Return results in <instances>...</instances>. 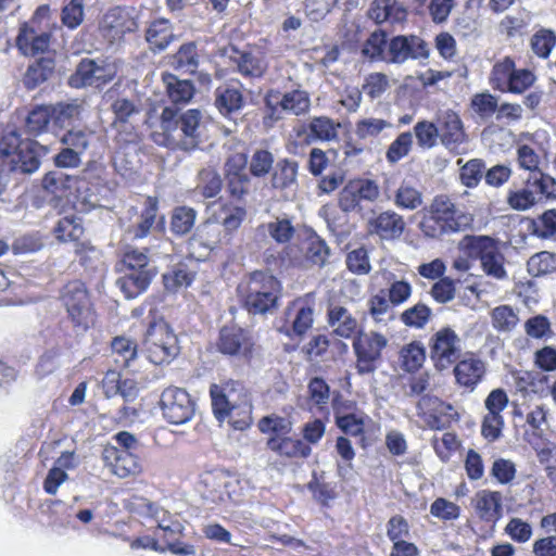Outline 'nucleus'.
Masks as SVG:
<instances>
[{"label":"nucleus","mask_w":556,"mask_h":556,"mask_svg":"<svg viewBox=\"0 0 556 556\" xmlns=\"http://www.w3.org/2000/svg\"><path fill=\"white\" fill-rule=\"evenodd\" d=\"M472 215L458 208L444 194L437 195L427 214L419 223V228L428 238H440L443 235L462 232L471 228Z\"/></svg>","instance_id":"nucleus-1"},{"label":"nucleus","mask_w":556,"mask_h":556,"mask_svg":"<svg viewBox=\"0 0 556 556\" xmlns=\"http://www.w3.org/2000/svg\"><path fill=\"white\" fill-rule=\"evenodd\" d=\"M161 129L172 146L193 150L201 142L204 130L202 113L194 109L179 113L177 109L166 106L161 114Z\"/></svg>","instance_id":"nucleus-2"},{"label":"nucleus","mask_w":556,"mask_h":556,"mask_svg":"<svg viewBox=\"0 0 556 556\" xmlns=\"http://www.w3.org/2000/svg\"><path fill=\"white\" fill-rule=\"evenodd\" d=\"M238 291L249 313L265 314L277 307L282 286L275 276L255 270L238 286Z\"/></svg>","instance_id":"nucleus-3"},{"label":"nucleus","mask_w":556,"mask_h":556,"mask_svg":"<svg viewBox=\"0 0 556 556\" xmlns=\"http://www.w3.org/2000/svg\"><path fill=\"white\" fill-rule=\"evenodd\" d=\"M142 351L155 365L168 364L179 354L177 336L165 320L150 323L142 341Z\"/></svg>","instance_id":"nucleus-4"},{"label":"nucleus","mask_w":556,"mask_h":556,"mask_svg":"<svg viewBox=\"0 0 556 556\" xmlns=\"http://www.w3.org/2000/svg\"><path fill=\"white\" fill-rule=\"evenodd\" d=\"M160 407L164 419L173 425H184L192 419L195 403L190 394L181 388H166L160 397Z\"/></svg>","instance_id":"nucleus-5"},{"label":"nucleus","mask_w":556,"mask_h":556,"mask_svg":"<svg viewBox=\"0 0 556 556\" xmlns=\"http://www.w3.org/2000/svg\"><path fill=\"white\" fill-rule=\"evenodd\" d=\"M388 339L381 333L371 331L359 333L353 341L357 363L356 369L359 375L374 374L381 359V352L387 346Z\"/></svg>","instance_id":"nucleus-6"},{"label":"nucleus","mask_w":556,"mask_h":556,"mask_svg":"<svg viewBox=\"0 0 556 556\" xmlns=\"http://www.w3.org/2000/svg\"><path fill=\"white\" fill-rule=\"evenodd\" d=\"M248 155L231 154L224 165L226 190L232 199L241 201L250 193L252 176L247 173Z\"/></svg>","instance_id":"nucleus-7"},{"label":"nucleus","mask_w":556,"mask_h":556,"mask_svg":"<svg viewBox=\"0 0 556 556\" xmlns=\"http://www.w3.org/2000/svg\"><path fill=\"white\" fill-rule=\"evenodd\" d=\"M235 391L232 384L227 383L225 387H219L217 384H212L210 389V394L212 397V408L215 417L218 420H224L226 417H229V422L237 430H243L251 424V412L248 407L243 410V416L239 419H236L233 416V412L236 409V405L232 403L231 393Z\"/></svg>","instance_id":"nucleus-8"},{"label":"nucleus","mask_w":556,"mask_h":556,"mask_svg":"<svg viewBox=\"0 0 556 556\" xmlns=\"http://www.w3.org/2000/svg\"><path fill=\"white\" fill-rule=\"evenodd\" d=\"M115 76V70L104 61L83 59L75 73L70 78V84L75 87L99 88L110 83Z\"/></svg>","instance_id":"nucleus-9"},{"label":"nucleus","mask_w":556,"mask_h":556,"mask_svg":"<svg viewBox=\"0 0 556 556\" xmlns=\"http://www.w3.org/2000/svg\"><path fill=\"white\" fill-rule=\"evenodd\" d=\"M62 299L73 323L87 328L92 321V313L84 283L77 280L67 283L64 287Z\"/></svg>","instance_id":"nucleus-10"},{"label":"nucleus","mask_w":556,"mask_h":556,"mask_svg":"<svg viewBox=\"0 0 556 556\" xmlns=\"http://www.w3.org/2000/svg\"><path fill=\"white\" fill-rule=\"evenodd\" d=\"M459 338L451 328H442L433 334L430 356L440 370L447 368L458 357Z\"/></svg>","instance_id":"nucleus-11"},{"label":"nucleus","mask_w":556,"mask_h":556,"mask_svg":"<svg viewBox=\"0 0 556 556\" xmlns=\"http://www.w3.org/2000/svg\"><path fill=\"white\" fill-rule=\"evenodd\" d=\"M428 45L417 36H395L388 43L383 61L404 63L408 59L427 58Z\"/></svg>","instance_id":"nucleus-12"},{"label":"nucleus","mask_w":556,"mask_h":556,"mask_svg":"<svg viewBox=\"0 0 556 556\" xmlns=\"http://www.w3.org/2000/svg\"><path fill=\"white\" fill-rule=\"evenodd\" d=\"M265 103L270 110L271 116L276 114L278 108L293 115H301L306 113L311 106L308 93L299 89L283 94L279 91L270 90L265 97Z\"/></svg>","instance_id":"nucleus-13"},{"label":"nucleus","mask_w":556,"mask_h":556,"mask_svg":"<svg viewBox=\"0 0 556 556\" xmlns=\"http://www.w3.org/2000/svg\"><path fill=\"white\" fill-rule=\"evenodd\" d=\"M471 247L479 254L484 271L494 278L502 279L506 276L503 262L504 256L498 251L495 241L490 237H473Z\"/></svg>","instance_id":"nucleus-14"},{"label":"nucleus","mask_w":556,"mask_h":556,"mask_svg":"<svg viewBox=\"0 0 556 556\" xmlns=\"http://www.w3.org/2000/svg\"><path fill=\"white\" fill-rule=\"evenodd\" d=\"M219 242L218 225L205 220L200 224L194 233L188 240V250L192 257L198 261L206 258Z\"/></svg>","instance_id":"nucleus-15"},{"label":"nucleus","mask_w":556,"mask_h":556,"mask_svg":"<svg viewBox=\"0 0 556 556\" xmlns=\"http://www.w3.org/2000/svg\"><path fill=\"white\" fill-rule=\"evenodd\" d=\"M440 130L441 142L453 152H458V148L467 140L464 126L457 113L447 110L441 112L437 119Z\"/></svg>","instance_id":"nucleus-16"},{"label":"nucleus","mask_w":556,"mask_h":556,"mask_svg":"<svg viewBox=\"0 0 556 556\" xmlns=\"http://www.w3.org/2000/svg\"><path fill=\"white\" fill-rule=\"evenodd\" d=\"M201 496L206 504L223 505L233 501L231 488L233 483L223 473L207 472L201 480Z\"/></svg>","instance_id":"nucleus-17"},{"label":"nucleus","mask_w":556,"mask_h":556,"mask_svg":"<svg viewBox=\"0 0 556 556\" xmlns=\"http://www.w3.org/2000/svg\"><path fill=\"white\" fill-rule=\"evenodd\" d=\"M217 345L219 352L225 355L248 357L251 354L253 342L243 329L226 326L219 332Z\"/></svg>","instance_id":"nucleus-18"},{"label":"nucleus","mask_w":556,"mask_h":556,"mask_svg":"<svg viewBox=\"0 0 556 556\" xmlns=\"http://www.w3.org/2000/svg\"><path fill=\"white\" fill-rule=\"evenodd\" d=\"M102 459L112 473L119 478H126L140 472L141 466L136 455L129 451H119L115 446H105Z\"/></svg>","instance_id":"nucleus-19"},{"label":"nucleus","mask_w":556,"mask_h":556,"mask_svg":"<svg viewBox=\"0 0 556 556\" xmlns=\"http://www.w3.org/2000/svg\"><path fill=\"white\" fill-rule=\"evenodd\" d=\"M502 500L497 491L480 490L471 498V506L480 520L494 526L503 516Z\"/></svg>","instance_id":"nucleus-20"},{"label":"nucleus","mask_w":556,"mask_h":556,"mask_svg":"<svg viewBox=\"0 0 556 556\" xmlns=\"http://www.w3.org/2000/svg\"><path fill=\"white\" fill-rule=\"evenodd\" d=\"M230 65L245 77H262L267 70L263 58L251 51L239 50L231 46L227 51Z\"/></svg>","instance_id":"nucleus-21"},{"label":"nucleus","mask_w":556,"mask_h":556,"mask_svg":"<svg viewBox=\"0 0 556 556\" xmlns=\"http://www.w3.org/2000/svg\"><path fill=\"white\" fill-rule=\"evenodd\" d=\"M405 229V222L393 211H386L368 220V231L382 240H396Z\"/></svg>","instance_id":"nucleus-22"},{"label":"nucleus","mask_w":556,"mask_h":556,"mask_svg":"<svg viewBox=\"0 0 556 556\" xmlns=\"http://www.w3.org/2000/svg\"><path fill=\"white\" fill-rule=\"evenodd\" d=\"M485 371V363L472 354L459 361L454 367L457 383L471 391L481 382Z\"/></svg>","instance_id":"nucleus-23"},{"label":"nucleus","mask_w":556,"mask_h":556,"mask_svg":"<svg viewBox=\"0 0 556 556\" xmlns=\"http://www.w3.org/2000/svg\"><path fill=\"white\" fill-rule=\"evenodd\" d=\"M123 275L116 280V286L126 299H135L143 293L156 275V269L141 271L119 270Z\"/></svg>","instance_id":"nucleus-24"},{"label":"nucleus","mask_w":556,"mask_h":556,"mask_svg":"<svg viewBox=\"0 0 556 556\" xmlns=\"http://www.w3.org/2000/svg\"><path fill=\"white\" fill-rule=\"evenodd\" d=\"M40 151L46 152V148L37 141L25 142L12 156V169L23 174H33L40 166Z\"/></svg>","instance_id":"nucleus-25"},{"label":"nucleus","mask_w":556,"mask_h":556,"mask_svg":"<svg viewBox=\"0 0 556 556\" xmlns=\"http://www.w3.org/2000/svg\"><path fill=\"white\" fill-rule=\"evenodd\" d=\"M79 179L76 176L64 174L60 170H51L47 173L42 179V188L58 198H64L72 194Z\"/></svg>","instance_id":"nucleus-26"},{"label":"nucleus","mask_w":556,"mask_h":556,"mask_svg":"<svg viewBox=\"0 0 556 556\" xmlns=\"http://www.w3.org/2000/svg\"><path fill=\"white\" fill-rule=\"evenodd\" d=\"M299 164L290 159H280L274 164L270 175L273 189L285 190L296 182Z\"/></svg>","instance_id":"nucleus-27"},{"label":"nucleus","mask_w":556,"mask_h":556,"mask_svg":"<svg viewBox=\"0 0 556 556\" xmlns=\"http://www.w3.org/2000/svg\"><path fill=\"white\" fill-rule=\"evenodd\" d=\"M328 323L333 332L342 338L352 337L358 326L356 318L341 305H331L328 308Z\"/></svg>","instance_id":"nucleus-28"},{"label":"nucleus","mask_w":556,"mask_h":556,"mask_svg":"<svg viewBox=\"0 0 556 556\" xmlns=\"http://www.w3.org/2000/svg\"><path fill=\"white\" fill-rule=\"evenodd\" d=\"M267 446L279 455L289 458H306L312 453V448L302 440L289 437L271 438L267 441Z\"/></svg>","instance_id":"nucleus-29"},{"label":"nucleus","mask_w":556,"mask_h":556,"mask_svg":"<svg viewBox=\"0 0 556 556\" xmlns=\"http://www.w3.org/2000/svg\"><path fill=\"white\" fill-rule=\"evenodd\" d=\"M50 37V34L46 31L37 34L33 28L24 26L16 38V42L24 53L37 54L48 50Z\"/></svg>","instance_id":"nucleus-30"},{"label":"nucleus","mask_w":556,"mask_h":556,"mask_svg":"<svg viewBox=\"0 0 556 556\" xmlns=\"http://www.w3.org/2000/svg\"><path fill=\"white\" fill-rule=\"evenodd\" d=\"M163 83L170 101L175 104L187 103L194 93V87L188 79H179L177 76L165 73L163 74Z\"/></svg>","instance_id":"nucleus-31"},{"label":"nucleus","mask_w":556,"mask_h":556,"mask_svg":"<svg viewBox=\"0 0 556 556\" xmlns=\"http://www.w3.org/2000/svg\"><path fill=\"white\" fill-rule=\"evenodd\" d=\"M51 118L55 126L60 128L74 127L75 122L80 119L83 108L76 101L74 102H59L50 105Z\"/></svg>","instance_id":"nucleus-32"},{"label":"nucleus","mask_w":556,"mask_h":556,"mask_svg":"<svg viewBox=\"0 0 556 556\" xmlns=\"http://www.w3.org/2000/svg\"><path fill=\"white\" fill-rule=\"evenodd\" d=\"M173 29L168 20L159 18L149 26L146 39L152 50H164L174 39Z\"/></svg>","instance_id":"nucleus-33"},{"label":"nucleus","mask_w":556,"mask_h":556,"mask_svg":"<svg viewBox=\"0 0 556 556\" xmlns=\"http://www.w3.org/2000/svg\"><path fill=\"white\" fill-rule=\"evenodd\" d=\"M275 156L271 151L264 148H256L248 156L249 173L253 178L263 179L274 169Z\"/></svg>","instance_id":"nucleus-34"},{"label":"nucleus","mask_w":556,"mask_h":556,"mask_svg":"<svg viewBox=\"0 0 556 556\" xmlns=\"http://www.w3.org/2000/svg\"><path fill=\"white\" fill-rule=\"evenodd\" d=\"M53 70L54 61L51 58H40L28 66L23 83L27 89H35L50 78Z\"/></svg>","instance_id":"nucleus-35"},{"label":"nucleus","mask_w":556,"mask_h":556,"mask_svg":"<svg viewBox=\"0 0 556 556\" xmlns=\"http://www.w3.org/2000/svg\"><path fill=\"white\" fill-rule=\"evenodd\" d=\"M215 104L223 115L239 111L243 105L240 90L230 87H220L215 92Z\"/></svg>","instance_id":"nucleus-36"},{"label":"nucleus","mask_w":556,"mask_h":556,"mask_svg":"<svg viewBox=\"0 0 556 556\" xmlns=\"http://www.w3.org/2000/svg\"><path fill=\"white\" fill-rule=\"evenodd\" d=\"M329 256L330 248L327 245L325 240L320 239L316 235L308 238L305 262L309 267H324L327 264Z\"/></svg>","instance_id":"nucleus-37"},{"label":"nucleus","mask_w":556,"mask_h":556,"mask_svg":"<svg viewBox=\"0 0 556 556\" xmlns=\"http://www.w3.org/2000/svg\"><path fill=\"white\" fill-rule=\"evenodd\" d=\"M50 121V105H36L26 117L25 131L30 136H38L47 130Z\"/></svg>","instance_id":"nucleus-38"},{"label":"nucleus","mask_w":556,"mask_h":556,"mask_svg":"<svg viewBox=\"0 0 556 556\" xmlns=\"http://www.w3.org/2000/svg\"><path fill=\"white\" fill-rule=\"evenodd\" d=\"M172 65L178 71L193 74L199 65L195 45L193 42L182 45L172 56Z\"/></svg>","instance_id":"nucleus-39"},{"label":"nucleus","mask_w":556,"mask_h":556,"mask_svg":"<svg viewBox=\"0 0 556 556\" xmlns=\"http://www.w3.org/2000/svg\"><path fill=\"white\" fill-rule=\"evenodd\" d=\"M197 189L205 198H214L222 190V178L212 167L203 168L198 174Z\"/></svg>","instance_id":"nucleus-40"},{"label":"nucleus","mask_w":556,"mask_h":556,"mask_svg":"<svg viewBox=\"0 0 556 556\" xmlns=\"http://www.w3.org/2000/svg\"><path fill=\"white\" fill-rule=\"evenodd\" d=\"M197 211L188 206H179L173 211L170 228L176 235L184 236L194 226Z\"/></svg>","instance_id":"nucleus-41"},{"label":"nucleus","mask_w":556,"mask_h":556,"mask_svg":"<svg viewBox=\"0 0 556 556\" xmlns=\"http://www.w3.org/2000/svg\"><path fill=\"white\" fill-rule=\"evenodd\" d=\"M111 109L115 115L114 124L132 123L141 113L140 104L127 98H117Z\"/></svg>","instance_id":"nucleus-42"},{"label":"nucleus","mask_w":556,"mask_h":556,"mask_svg":"<svg viewBox=\"0 0 556 556\" xmlns=\"http://www.w3.org/2000/svg\"><path fill=\"white\" fill-rule=\"evenodd\" d=\"M528 273L533 277L546 275L556 269V254L547 251L532 255L527 262Z\"/></svg>","instance_id":"nucleus-43"},{"label":"nucleus","mask_w":556,"mask_h":556,"mask_svg":"<svg viewBox=\"0 0 556 556\" xmlns=\"http://www.w3.org/2000/svg\"><path fill=\"white\" fill-rule=\"evenodd\" d=\"M400 354L402 367L408 372L416 371L425 361V349L419 342H413L402 348Z\"/></svg>","instance_id":"nucleus-44"},{"label":"nucleus","mask_w":556,"mask_h":556,"mask_svg":"<svg viewBox=\"0 0 556 556\" xmlns=\"http://www.w3.org/2000/svg\"><path fill=\"white\" fill-rule=\"evenodd\" d=\"M292 308H296L295 317L292 321V333L296 337H303L313 325L314 309L308 305L299 307V301L293 302L292 306L288 307V313Z\"/></svg>","instance_id":"nucleus-45"},{"label":"nucleus","mask_w":556,"mask_h":556,"mask_svg":"<svg viewBox=\"0 0 556 556\" xmlns=\"http://www.w3.org/2000/svg\"><path fill=\"white\" fill-rule=\"evenodd\" d=\"M493 327L503 332L511 331L518 324L519 318L508 305L495 307L491 314Z\"/></svg>","instance_id":"nucleus-46"},{"label":"nucleus","mask_w":556,"mask_h":556,"mask_svg":"<svg viewBox=\"0 0 556 556\" xmlns=\"http://www.w3.org/2000/svg\"><path fill=\"white\" fill-rule=\"evenodd\" d=\"M134 10H116L108 16L110 18L111 28L115 29L116 34L132 33L138 29L137 17L132 14Z\"/></svg>","instance_id":"nucleus-47"},{"label":"nucleus","mask_w":556,"mask_h":556,"mask_svg":"<svg viewBox=\"0 0 556 556\" xmlns=\"http://www.w3.org/2000/svg\"><path fill=\"white\" fill-rule=\"evenodd\" d=\"M90 137L91 132L73 127L62 135L60 142L65 148L78 151L83 155L89 147Z\"/></svg>","instance_id":"nucleus-48"},{"label":"nucleus","mask_w":556,"mask_h":556,"mask_svg":"<svg viewBox=\"0 0 556 556\" xmlns=\"http://www.w3.org/2000/svg\"><path fill=\"white\" fill-rule=\"evenodd\" d=\"M432 315L431 308L424 303H418L401 314L404 325L414 328H422Z\"/></svg>","instance_id":"nucleus-49"},{"label":"nucleus","mask_w":556,"mask_h":556,"mask_svg":"<svg viewBox=\"0 0 556 556\" xmlns=\"http://www.w3.org/2000/svg\"><path fill=\"white\" fill-rule=\"evenodd\" d=\"M119 270L130 271L156 269V267L150 263L146 253L138 250H130L125 252L119 263Z\"/></svg>","instance_id":"nucleus-50"},{"label":"nucleus","mask_w":556,"mask_h":556,"mask_svg":"<svg viewBox=\"0 0 556 556\" xmlns=\"http://www.w3.org/2000/svg\"><path fill=\"white\" fill-rule=\"evenodd\" d=\"M193 278L194 275L187 268H174L163 275V283L167 291L177 292L181 288H187Z\"/></svg>","instance_id":"nucleus-51"},{"label":"nucleus","mask_w":556,"mask_h":556,"mask_svg":"<svg viewBox=\"0 0 556 556\" xmlns=\"http://www.w3.org/2000/svg\"><path fill=\"white\" fill-rule=\"evenodd\" d=\"M422 203L421 192L406 182H402L395 193V204L407 210H415Z\"/></svg>","instance_id":"nucleus-52"},{"label":"nucleus","mask_w":556,"mask_h":556,"mask_svg":"<svg viewBox=\"0 0 556 556\" xmlns=\"http://www.w3.org/2000/svg\"><path fill=\"white\" fill-rule=\"evenodd\" d=\"M386 46H387L386 31L376 30L365 41L363 49H362V53L369 59L379 58L383 61V55H386V52H387Z\"/></svg>","instance_id":"nucleus-53"},{"label":"nucleus","mask_w":556,"mask_h":556,"mask_svg":"<svg viewBox=\"0 0 556 556\" xmlns=\"http://www.w3.org/2000/svg\"><path fill=\"white\" fill-rule=\"evenodd\" d=\"M83 227L76 222L74 216L61 218L54 227V233L58 240H77L83 235Z\"/></svg>","instance_id":"nucleus-54"},{"label":"nucleus","mask_w":556,"mask_h":556,"mask_svg":"<svg viewBox=\"0 0 556 556\" xmlns=\"http://www.w3.org/2000/svg\"><path fill=\"white\" fill-rule=\"evenodd\" d=\"M484 168V162L480 159L468 161L460 168L462 182L468 188L476 187L483 176Z\"/></svg>","instance_id":"nucleus-55"},{"label":"nucleus","mask_w":556,"mask_h":556,"mask_svg":"<svg viewBox=\"0 0 556 556\" xmlns=\"http://www.w3.org/2000/svg\"><path fill=\"white\" fill-rule=\"evenodd\" d=\"M414 131L418 144L422 148H432L435 144L438 137L440 138L438 124L430 122H418L414 127Z\"/></svg>","instance_id":"nucleus-56"},{"label":"nucleus","mask_w":556,"mask_h":556,"mask_svg":"<svg viewBox=\"0 0 556 556\" xmlns=\"http://www.w3.org/2000/svg\"><path fill=\"white\" fill-rule=\"evenodd\" d=\"M346 266L350 271L355 275H366L370 271L371 266L365 248H358L351 251L346 256Z\"/></svg>","instance_id":"nucleus-57"},{"label":"nucleus","mask_w":556,"mask_h":556,"mask_svg":"<svg viewBox=\"0 0 556 556\" xmlns=\"http://www.w3.org/2000/svg\"><path fill=\"white\" fill-rule=\"evenodd\" d=\"M555 43V34L547 29L538 31L531 39V47L533 52L541 58L548 56Z\"/></svg>","instance_id":"nucleus-58"},{"label":"nucleus","mask_w":556,"mask_h":556,"mask_svg":"<svg viewBox=\"0 0 556 556\" xmlns=\"http://www.w3.org/2000/svg\"><path fill=\"white\" fill-rule=\"evenodd\" d=\"M311 134L320 140H332L337 137V127L329 117H314L309 123Z\"/></svg>","instance_id":"nucleus-59"},{"label":"nucleus","mask_w":556,"mask_h":556,"mask_svg":"<svg viewBox=\"0 0 556 556\" xmlns=\"http://www.w3.org/2000/svg\"><path fill=\"white\" fill-rule=\"evenodd\" d=\"M471 106L482 118H488L497 112V99L490 93H480L471 99Z\"/></svg>","instance_id":"nucleus-60"},{"label":"nucleus","mask_w":556,"mask_h":556,"mask_svg":"<svg viewBox=\"0 0 556 556\" xmlns=\"http://www.w3.org/2000/svg\"><path fill=\"white\" fill-rule=\"evenodd\" d=\"M413 142V136L410 132L401 134L389 147L387 152V159L391 163H395L405 155L408 154Z\"/></svg>","instance_id":"nucleus-61"},{"label":"nucleus","mask_w":556,"mask_h":556,"mask_svg":"<svg viewBox=\"0 0 556 556\" xmlns=\"http://www.w3.org/2000/svg\"><path fill=\"white\" fill-rule=\"evenodd\" d=\"M112 350L122 357L123 366L129 367L136 358L137 344L130 339L117 337L112 341Z\"/></svg>","instance_id":"nucleus-62"},{"label":"nucleus","mask_w":556,"mask_h":556,"mask_svg":"<svg viewBox=\"0 0 556 556\" xmlns=\"http://www.w3.org/2000/svg\"><path fill=\"white\" fill-rule=\"evenodd\" d=\"M526 333L534 339H542L552 333L551 323L544 315H536L525 323Z\"/></svg>","instance_id":"nucleus-63"},{"label":"nucleus","mask_w":556,"mask_h":556,"mask_svg":"<svg viewBox=\"0 0 556 556\" xmlns=\"http://www.w3.org/2000/svg\"><path fill=\"white\" fill-rule=\"evenodd\" d=\"M533 363L542 371H555L556 348L552 345H545L536 350L533 355Z\"/></svg>","instance_id":"nucleus-64"}]
</instances>
